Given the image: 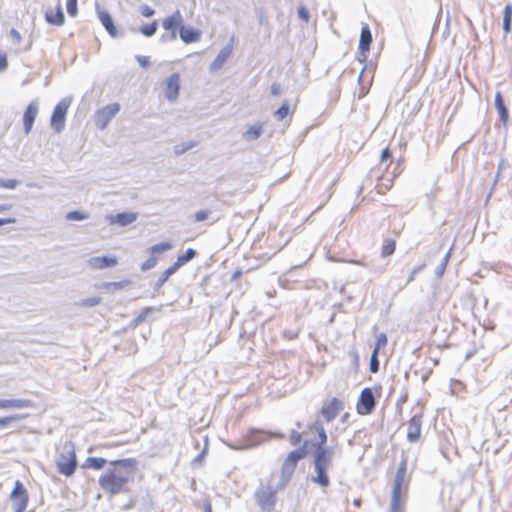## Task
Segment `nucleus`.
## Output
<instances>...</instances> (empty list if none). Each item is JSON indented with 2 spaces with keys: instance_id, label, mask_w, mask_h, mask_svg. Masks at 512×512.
Returning <instances> with one entry per match:
<instances>
[{
  "instance_id": "nucleus-1",
  "label": "nucleus",
  "mask_w": 512,
  "mask_h": 512,
  "mask_svg": "<svg viewBox=\"0 0 512 512\" xmlns=\"http://www.w3.org/2000/svg\"><path fill=\"white\" fill-rule=\"evenodd\" d=\"M138 470L135 458H125L110 462L109 469L99 476L98 484L108 495L128 493Z\"/></svg>"
},
{
  "instance_id": "nucleus-2",
  "label": "nucleus",
  "mask_w": 512,
  "mask_h": 512,
  "mask_svg": "<svg viewBox=\"0 0 512 512\" xmlns=\"http://www.w3.org/2000/svg\"><path fill=\"white\" fill-rule=\"evenodd\" d=\"M409 482L407 461L404 459L399 464L393 481L389 512H405Z\"/></svg>"
},
{
  "instance_id": "nucleus-3",
  "label": "nucleus",
  "mask_w": 512,
  "mask_h": 512,
  "mask_svg": "<svg viewBox=\"0 0 512 512\" xmlns=\"http://www.w3.org/2000/svg\"><path fill=\"white\" fill-rule=\"evenodd\" d=\"M309 448V442L305 441L304 444L299 449L293 450L287 454V456L282 462L280 469L281 479L284 483L290 481L294 472L296 471L298 462L308 455Z\"/></svg>"
},
{
  "instance_id": "nucleus-4",
  "label": "nucleus",
  "mask_w": 512,
  "mask_h": 512,
  "mask_svg": "<svg viewBox=\"0 0 512 512\" xmlns=\"http://www.w3.org/2000/svg\"><path fill=\"white\" fill-rule=\"evenodd\" d=\"M382 387L380 385L364 388L357 400L356 410L361 416H367L374 412L377 399L381 397Z\"/></svg>"
},
{
  "instance_id": "nucleus-5",
  "label": "nucleus",
  "mask_w": 512,
  "mask_h": 512,
  "mask_svg": "<svg viewBox=\"0 0 512 512\" xmlns=\"http://www.w3.org/2000/svg\"><path fill=\"white\" fill-rule=\"evenodd\" d=\"M311 431H314L318 434V440L316 443L311 444L312 447H315V467H317V463L321 464V466L327 468L329 464V458L327 455V451L324 449V445L327 441V436L324 428L320 424H314L309 427Z\"/></svg>"
},
{
  "instance_id": "nucleus-6",
  "label": "nucleus",
  "mask_w": 512,
  "mask_h": 512,
  "mask_svg": "<svg viewBox=\"0 0 512 512\" xmlns=\"http://www.w3.org/2000/svg\"><path fill=\"white\" fill-rule=\"evenodd\" d=\"M11 508L14 512H25L29 503L28 491L24 484L17 480L9 495Z\"/></svg>"
},
{
  "instance_id": "nucleus-7",
  "label": "nucleus",
  "mask_w": 512,
  "mask_h": 512,
  "mask_svg": "<svg viewBox=\"0 0 512 512\" xmlns=\"http://www.w3.org/2000/svg\"><path fill=\"white\" fill-rule=\"evenodd\" d=\"M77 468V456L73 447H67L65 453H62L57 462V469L60 474L69 477Z\"/></svg>"
},
{
  "instance_id": "nucleus-8",
  "label": "nucleus",
  "mask_w": 512,
  "mask_h": 512,
  "mask_svg": "<svg viewBox=\"0 0 512 512\" xmlns=\"http://www.w3.org/2000/svg\"><path fill=\"white\" fill-rule=\"evenodd\" d=\"M119 111L120 105L118 103H112L98 109L94 115V122L97 128L105 129Z\"/></svg>"
},
{
  "instance_id": "nucleus-9",
  "label": "nucleus",
  "mask_w": 512,
  "mask_h": 512,
  "mask_svg": "<svg viewBox=\"0 0 512 512\" xmlns=\"http://www.w3.org/2000/svg\"><path fill=\"white\" fill-rule=\"evenodd\" d=\"M256 502L261 510L271 512L274 510L276 505V491L268 486L266 488L259 489L255 494Z\"/></svg>"
},
{
  "instance_id": "nucleus-10",
  "label": "nucleus",
  "mask_w": 512,
  "mask_h": 512,
  "mask_svg": "<svg viewBox=\"0 0 512 512\" xmlns=\"http://www.w3.org/2000/svg\"><path fill=\"white\" fill-rule=\"evenodd\" d=\"M70 101L63 99L54 108L51 116V127L55 132L60 133L65 126L66 114Z\"/></svg>"
},
{
  "instance_id": "nucleus-11",
  "label": "nucleus",
  "mask_w": 512,
  "mask_h": 512,
  "mask_svg": "<svg viewBox=\"0 0 512 512\" xmlns=\"http://www.w3.org/2000/svg\"><path fill=\"white\" fill-rule=\"evenodd\" d=\"M180 84L181 77L178 73H173L165 79L163 83V92L168 101L174 102L178 99Z\"/></svg>"
},
{
  "instance_id": "nucleus-12",
  "label": "nucleus",
  "mask_w": 512,
  "mask_h": 512,
  "mask_svg": "<svg viewBox=\"0 0 512 512\" xmlns=\"http://www.w3.org/2000/svg\"><path fill=\"white\" fill-rule=\"evenodd\" d=\"M372 40V33L370 31L369 26L367 24L363 25L358 45V59L360 62L366 61Z\"/></svg>"
},
{
  "instance_id": "nucleus-13",
  "label": "nucleus",
  "mask_w": 512,
  "mask_h": 512,
  "mask_svg": "<svg viewBox=\"0 0 512 512\" xmlns=\"http://www.w3.org/2000/svg\"><path fill=\"white\" fill-rule=\"evenodd\" d=\"M344 407L343 401L338 398H332L324 402L321 408V414L326 421H332L342 411Z\"/></svg>"
},
{
  "instance_id": "nucleus-14",
  "label": "nucleus",
  "mask_w": 512,
  "mask_h": 512,
  "mask_svg": "<svg viewBox=\"0 0 512 512\" xmlns=\"http://www.w3.org/2000/svg\"><path fill=\"white\" fill-rule=\"evenodd\" d=\"M38 110L39 106L37 101L30 102L26 107L23 115V124L26 134L30 133L32 130L34 121L38 114Z\"/></svg>"
},
{
  "instance_id": "nucleus-15",
  "label": "nucleus",
  "mask_w": 512,
  "mask_h": 512,
  "mask_svg": "<svg viewBox=\"0 0 512 512\" xmlns=\"http://www.w3.org/2000/svg\"><path fill=\"white\" fill-rule=\"evenodd\" d=\"M422 415H414L408 421L407 439L416 442L421 436Z\"/></svg>"
},
{
  "instance_id": "nucleus-16",
  "label": "nucleus",
  "mask_w": 512,
  "mask_h": 512,
  "mask_svg": "<svg viewBox=\"0 0 512 512\" xmlns=\"http://www.w3.org/2000/svg\"><path fill=\"white\" fill-rule=\"evenodd\" d=\"M92 269L102 270L105 268L114 267L118 264V259L114 256H97L88 261Z\"/></svg>"
},
{
  "instance_id": "nucleus-17",
  "label": "nucleus",
  "mask_w": 512,
  "mask_h": 512,
  "mask_svg": "<svg viewBox=\"0 0 512 512\" xmlns=\"http://www.w3.org/2000/svg\"><path fill=\"white\" fill-rule=\"evenodd\" d=\"M358 82L360 85V91L358 97H364L370 90L373 82V72L371 69H367L364 67L358 77Z\"/></svg>"
},
{
  "instance_id": "nucleus-18",
  "label": "nucleus",
  "mask_w": 512,
  "mask_h": 512,
  "mask_svg": "<svg viewBox=\"0 0 512 512\" xmlns=\"http://www.w3.org/2000/svg\"><path fill=\"white\" fill-rule=\"evenodd\" d=\"M232 45L224 47L210 64V71L215 72L220 70L232 54Z\"/></svg>"
},
{
  "instance_id": "nucleus-19",
  "label": "nucleus",
  "mask_w": 512,
  "mask_h": 512,
  "mask_svg": "<svg viewBox=\"0 0 512 512\" xmlns=\"http://www.w3.org/2000/svg\"><path fill=\"white\" fill-rule=\"evenodd\" d=\"M137 219V213L135 212H122L108 217L111 225L127 226L133 223Z\"/></svg>"
},
{
  "instance_id": "nucleus-20",
  "label": "nucleus",
  "mask_w": 512,
  "mask_h": 512,
  "mask_svg": "<svg viewBox=\"0 0 512 512\" xmlns=\"http://www.w3.org/2000/svg\"><path fill=\"white\" fill-rule=\"evenodd\" d=\"M495 108L499 114L502 125L506 127L509 121V111L505 105L504 98L501 92H496L495 94Z\"/></svg>"
},
{
  "instance_id": "nucleus-21",
  "label": "nucleus",
  "mask_w": 512,
  "mask_h": 512,
  "mask_svg": "<svg viewBox=\"0 0 512 512\" xmlns=\"http://www.w3.org/2000/svg\"><path fill=\"white\" fill-rule=\"evenodd\" d=\"M46 21L54 26H61L64 24L65 17L62 11L61 4L58 3L55 9H49L45 14Z\"/></svg>"
},
{
  "instance_id": "nucleus-22",
  "label": "nucleus",
  "mask_w": 512,
  "mask_h": 512,
  "mask_svg": "<svg viewBox=\"0 0 512 512\" xmlns=\"http://www.w3.org/2000/svg\"><path fill=\"white\" fill-rule=\"evenodd\" d=\"M181 24H182V15H181L180 11H178V10L176 12H174L171 16L166 17L162 22V26L165 30L173 32V34H172L173 38L176 37L175 30L178 27H181Z\"/></svg>"
},
{
  "instance_id": "nucleus-23",
  "label": "nucleus",
  "mask_w": 512,
  "mask_h": 512,
  "mask_svg": "<svg viewBox=\"0 0 512 512\" xmlns=\"http://www.w3.org/2000/svg\"><path fill=\"white\" fill-rule=\"evenodd\" d=\"M32 405V402L28 399H0V410L29 408Z\"/></svg>"
},
{
  "instance_id": "nucleus-24",
  "label": "nucleus",
  "mask_w": 512,
  "mask_h": 512,
  "mask_svg": "<svg viewBox=\"0 0 512 512\" xmlns=\"http://www.w3.org/2000/svg\"><path fill=\"white\" fill-rule=\"evenodd\" d=\"M179 35L184 43H194L201 39V31L191 27H180Z\"/></svg>"
},
{
  "instance_id": "nucleus-25",
  "label": "nucleus",
  "mask_w": 512,
  "mask_h": 512,
  "mask_svg": "<svg viewBox=\"0 0 512 512\" xmlns=\"http://www.w3.org/2000/svg\"><path fill=\"white\" fill-rule=\"evenodd\" d=\"M98 17H99V20L101 21L102 25L108 31V33L113 37L117 36L118 31L116 29V26L113 23V19H112L111 15L106 11H99Z\"/></svg>"
},
{
  "instance_id": "nucleus-26",
  "label": "nucleus",
  "mask_w": 512,
  "mask_h": 512,
  "mask_svg": "<svg viewBox=\"0 0 512 512\" xmlns=\"http://www.w3.org/2000/svg\"><path fill=\"white\" fill-rule=\"evenodd\" d=\"M107 461L100 457H88L83 463L82 467L86 469L100 470L104 468Z\"/></svg>"
},
{
  "instance_id": "nucleus-27",
  "label": "nucleus",
  "mask_w": 512,
  "mask_h": 512,
  "mask_svg": "<svg viewBox=\"0 0 512 512\" xmlns=\"http://www.w3.org/2000/svg\"><path fill=\"white\" fill-rule=\"evenodd\" d=\"M512 24V4H507L503 12V29L506 34L511 32Z\"/></svg>"
},
{
  "instance_id": "nucleus-28",
  "label": "nucleus",
  "mask_w": 512,
  "mask_h": 512,
  "mask_svg": "<svg viewBox=\"0 0 512 512\" xmlns=\"http://www.w3.org/2000/svg\"><path fill=\"white\" fill-rule=\"evenodd\" d=\"M196 255H197V252L194 249L189 248V249L186 250V252L184 254H181V255H179L177 257V259L174 262V264L178 268H180L183 265H185L186 263H188L190 260H192Z\"/></svg>"
},
{
  "instance_id": "nucleus-29",
  "label": "nucleus",
  "mask_w": 512,
  "mask_h": 512,
  "mask_svg": "<svg viewBox=\"0 0 512 512\" xmlns=\"http://www.w3.org/2000/svg\"><path fill=\"white\" fill-rule=\"evenodd\" d=\"M315 468H316L317 476L313 479L314 482H317L318 484H320L323 487H327L329 485V479H328V476L326 475L327 468L321 466V464H318V463H317V467H315Z\"/></svg>"
},
{
  "instance_id": "nucleus-30",
  "label": "nucleus",
  "mask_w": 512,
  "mask_h": 512,
  "mask_svg": "<svg viewBox=\"0 0 512 512\" xmlns=\"http://www.w3.org/2000/svg\"><path fill=\"white\" fill-rule=\"evenodd\" d=\"M396 250V241L391 238H387L383 241L382 247H381V255L383 257H388L392 255Z\"/></svg>"
},
{
  "instance_id": "nucleus-31",
  "label": "nucleus",
  "mask_w": 512,
  "mask_h": 512,
  "mask_svg": "<svg viewBox=\"0 0 512 512\" xmlns=\"http://www.w3.org/2000/svg\"><path fill=\"white\" fill-rule=\"evenodd\" d=\"M172 248V244L170 242H161L150 247L149 252L151 256H156L162 254Z\"/></svg>"
},
{
  "instance_id": "nucleus-32",
  "label": "nucleus",
  "mask_w": 512,
  "mask_h": 512,
  "mask_svg": "<svg viewBox=\"0 0 512 512\" xmlns=\"http://www.w3.org/2000/svg\"><path fill=\"white\" fill-rule=\"evenodd\" d=\"M179 268L173 263L170 267H168L162 275L158 279V286H162L171 275H173Z\"/></svg>"
},
{
  "instance_id": "nucleus-33",
  "label": "nucleus",
  "mask_w": 512,
  "mask_h": 512,
  "mask_svg": "<svg viewBox=\"0 0 512 512\" xmlns=\"http://www.w3.org/2000/svg\"><path fill=\"white\" fill-rule=\"evenodd\" d=\"M380 163L385 165L386 168L392 163V152L389 147H386L382 150L380 155Z\"/></svg>"
},
{
  "instance_id": "nucleus-34",
  "label": "nucleus",
  "mask_w": 512,
  "mask_h": 512,
  "mask_svg": "<svg viewBox=\"0 0 512 512\" xmlns=\"http://www.w3.org/2000/svg\"><path fill=\"white\" fill-rule=\"evenodd\" d=\"M157 28H158V24L156 21L150 23V24H146V25H143L141 28H140V31L143 35L147 36V37H150L152 35H154L157 31Z\"/></svg>"
},
{
  "instance_id": "nucleus-35",
  "label": "nucleus",
  "mask_w": 512,
  "mask_h": 512,
  "mask_svg": "<svg viewBox=\"0 0 512 512\" xmlns=\"http://www.w3.org/2000/svg\"><path fill=\"white\" fill-rule=\"evenodd\" d=\"M88 218V214L81 211H71L67 213L66 219L70 221H81Z\"/></svg>"
},
{
  "instance_id": "nucleus-36",
  "label": "nucleus",
  "mask_w": 512,
  "mask_h": 512,
  "mask_svg": "<svg viewBox=\"0 0 512 512\" xmlns=\"http://www.w3.org/2000/svg\"><path fill=\"white\" fill-rule=\"evenodd\" d=\"M290 113V106L287 103H283L279 109L275 112V117L278 120L285 119Z\"/></svg>"
},
{
  "instance_id": "nucleus-37",
  "label": "nucleus",
  "mask_w": 512,
  "mask_h": 512,
  "mask_svg": "<svg viewBox=\"0 0 512 512\" xmlns=\"http://www.w3.org/2000/svg\"><path fill=\"white\" fill-rule=\"evenodd\" d=\"M387 343H388L387 336L385 334H380L377 337L376 344H375L373 352L379 354L380 350L385 348Z\"/></svg>"
},
{
  "instance_id": "nucleus-38",
  "label": "nucleus",
  "mask_w": 512,
  "mask_h": 512,
  "mask_svg": "<svg viewBox=\"0 0 512 512\" xmlns=\"http://www.w3.org/2000/svg\"><path fill=\"white\" fill-rule=\"evenodd\" d=\"M261 126H251L245 133V135L251 139H257L261 135Z\"/></svg>"
},
{
  "instance_id": "nucleus-39",
  "label": "nucleus",
  "mask_w": 512,
  "mask_h": 512,
  "mask_svg": "<svg viewBox=\"0 0 512 512\" xmlns=\"http://www.w3.org/2000/svg\"><path fill=\"white\" fill-rule=\"evenodd\" d=\"M19 419H21V416H19V415H10V416H6V417H1L0 418V428L7 427L10 423L18 421Z\"/></svg>"
},
{
  "instance_id": "nucleus-40",
  "label": "nucleus",
  "mask_w": 512,
  "mask_h": 512,
  "mask_svg": "<svg viewBox=\"0 0 512 512\" xmlns=\"http://www.w3.org/2000/svg\"><path fill=\"white\" fill-rule=\"evenodd\" d=\"M289 441L293 446L299 445L302 441V433L297 430L291 431L289 435Z\"/></svg>"
},
{
  "instance_id": "nucleus-41",
  "label": "nucleus",
  "mask_w": 512,
  "mask_h": 512,
  "mask_svg": "<svg viewBox=\"0 0 512 512\" xmlns=\"http://www.w3.org/2000/svg\"><path fill=\"white\" fill-rule=\"evenodd\" d=\"M369 369L371 373H377L379 370V361H378V353L372 352L370 358Z\"/></svg>"
},
{
  "instance_id": "nucleus-42",
  "label": "nucleus",
  "mask_w": 512,
  "mask_h": 512,
  "mask_svg": "<svg viewBox=\"0 0 512 512\" xmlns=\"http://www.w3.org/2000/svg\"><path fill=\"white\" fill-rule=\"evenodd\" d=\"M157 261H158V259L156 256H151L149 259H147L146 261H144L142 263L141 269L143 271L149 270V269L153 268L154 266H156Z\"/></svg>"
},
{
  "instance_id": "nucleus-43",
  "label": "nucleus",
  "mask_w": 512,
  "mask_h": 512,
  "mask_svg": "<svg viewBox=\"0 0 512 512\" xmlns=\"http://www.w3.org/2000/svg\"><path fill=\"white\" fill-rule=\"evenodd\" d=\"M66 8H67V12L71 16H75L77 13V0H67Z\"/></svg>"
},
{
  "instance_id": "nucleus-44",
  "label": "nucleus",
  "mask_w": 512,
  "mask_h": 512,
  "mask_svg": "<svg viewBox=\"0 0 512 512\" xmlns=\"http://www.w3.org/2000/svg\"><path fill=\"white\" fill-rule=\"evenodd\" d=\"M250 434L251 435H263V434H266L270 438H283L284 437L283 434L272 433V432H264V431H261V430H251Z\"/></svg>"
},
{
  "instance_id": "nucleus-45",
  "label": "nucleus",
  "mask_w": 512,
  "mask_h": 512,
  "mask_svg": "<svg viewBox=\"0 0 512 512\" xmlns=\"http://www.w3.org/2000/svg\"><path fill=\"white\" fill-rule=\"evenodd\" d=\"M18 185V181L15 179H9V180H1L0 179V187L7 188V189H14Z\"/></svg>"
},
{
  "instance_id": "nucleus-46",
  "label": "nucleus",
  "mask_w": 512,
  "mask_h": 512,
  "mask_svg": "<svg viewBox=\"0 0 512 512\" xmlns=\"http://www.w3.org/2000/svg\"><path fill=\"white\" fill-rule=\"evenodd\" d=\"M8 67V59L7 53L3 50H0V72H3Z\"/></svg>"
},
{
  "instance_id": "nucleus-47",
  "label": "nucleus",
  "mask_w": 512,
  "mask_h": 512,
  "mask_svg": "<svg viewBox=\"0 0 512 512\" xmlns=\"http://www.w3.org/2000/svg\"><path fill=\"white\" fill-rule=\"evenodd\" d=\"M298 15L304 22H308L310 19L309 11L305 6L298 8Z\"/></svg>"
},
{
  "instance_id": "nucleus-48",
  "label": "nucleus",
  "mask_w": 512,
  "mask_h": 512,
  "mask_svg": "<svg viewBox=\"0 0 512 512\" xmlns=\"http://www.w3.org/2000/svg\"><path fill=\"white\" fill-rule=\"evenodd\" d=\"M100 302H101L100 297H92V298L84 299L82 301V305L87 306V307H92V306L98 305Z\"/></svg>"
},
{
  "instance_id": "nucleus-49",
  "label": "nucleus",
  "mask_w": 512,
  "mask_h": 512,
  "mask_svg": "<svg viewBox=\"0 0 512 512\" xmlns=\"http://www.w3.org/2000/svg\"><path fill=\"white\" fill-rule=\"evenodd\" d=\"M210 212L208 210H200L195 213V220L197 222L205 221L208 219Z\"/></svg>"
},
{
  "instance_id": "nucleus-50",
  "label": "nucleus",
  "mask_w": 512,
  "mask_h": 512,
  "mask_svg": "<svg viewBox=\"0 0 512 512\" xmlns=\"http://www.w3.org/2000/svg\"><path fill=\"white\" fill-rule=\"evenodd\" d=\"M194 146H195V144H194V143H192V142H191V143H189V144H186V145H184V144H182V145H177V146L175 147V151H176V153L181 154V153H184L185 151H187V150L191 149V148H192V147H194Z\"/></svg>"
},
{
  "instance_id": "nucleus-51",
  "label": "nucleus",
  "mask_w": 512,
  "mask_h": 512,
  "mask_svg": "<svg viewBox=\"0 0 512 512\" xmlns=\"http://www.w3.org/2000/svg\"><path fill=\"white\" fill-rule=\"evenodd\" d=\"M141 13L144 17L149 18L153 16L155 12L150 6L145 5L141 8Z\"/></svg>"
},
{
  "instance_id": "nucleus-52",
  "label": "nucleus",
  "mask_w": 512,
  "mask_h": 512,
  "mask_svg": "<svg viewBox=\"0 0 512 512\" xmlns=\"http://www.w3.org/2000/svg\"><path fill=\"white\" fill-rule=\"evenodd\" d=\"M137 61L139 62V64L142 67H147L149 65V63H150L149 57H147V56H138L137 57Z\"/></svg>"
},
{
  "instance_id": "nucleus-53",
  "label": "nucleus",
  "mask_w": 512,
  "mask_h": 512,
  "mask_svg": "<svg viewBox=\"0 0 512 512\" xmlns=\"http://www.w3.org/2000/svg\"><path fill=\"white\" fill-rule=\"evenodd\" d=\"M16 218L14 217H8V218H0V226L7 225V224H14L16 223Z\"/></svg>"
},
{
  "instance_id": "nucleus-54",
  "label": "nucleus",
  "mask_w": 512,
  "mask_h": 512,
  "mask_svg": "<svg viewBox=\"0 0 512 512\" xmlns=\"http://www.w3.org/2000/svg\"><path fill=\"white\" fill-rule=\"evenodd\" d=\"M12 209V204H0V213H4Z\"/></svg>"
},
{
  "instance_id": "nucleus-55",
  "label": "nucleus",
  "mask_w": 512,
  "mask_h": 512,
  "mask_svg": "<svg viewBox=\"0 0 512 512\" xmlns=\"http://www.w3.org/2000/svg\"><path fill=\"white\" fill-rule=\"evenodd\" d=\"M242 275V271L241 270H237L233 273L232 275V280H236L238 279L240 276Z\"/></svg>"
},
{
  "instance_id": "nucleus-56",
  "label": "nucleus",
  "mask_w": 512,
  "mask_h": 512,
  "mask_svg": "<svg viewBox=\"0 0 512 512\" xmlns=\"http://www.w3.org/2000/svg\"><path fill=\"white\" fill-rule=\"evenodd\" d=\"M397 167H398V171L396 173H394V177H396L397 175H399L402 171L401 167H400V163L397 164Z\"/></svg>"
},
{
  "instance_id": "nucleus-57",
  "label": "nucleus",
  "mask_w": 512,
  "mask_h": 512,
  "mask_svg": "<svg viewBox=\"0 0 512 512\" xmlns=\"http://www.w3.org/2000/svg\"><path fill=\"white\" fill-rule=\"evenodd\" d=\"M105 448H113V447H116L117 444H105L103 445Z\"/></svg>"
}]
</instances>
